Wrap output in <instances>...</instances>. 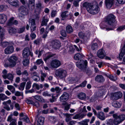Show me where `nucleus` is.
Returning <instances> with one entry per match:
<instances>
[{
  "label": "nucleus",
  "instance_id": "f257e3e1",
  "mask_svg": "<svg viewBox=\"0 0 125 125\" xmlns=\"http://www.w3.org/2000/svg\"><path fill=\"white\" fill-rule=\"evenodd\" d=\"M115 17L114 15L111 14H109L106 17L105 21L110 27H103L101 26V28L103 29L105 28L108 31L113 30L115 26Z\"/></svg>",
  "mask_w": 125,
  "mask_h": 125
},
{
  "label": "nucleus",
  "instance_id": "f03ea898",
  "mask_svg": "<svg viewBox=\"0 0 125 125\" xmlns=\"http://www.w3.org/2000/svg\"><path fill=\"white\" fill-rule=\"evenodd\" d=\"M55 75L57 77L61 79H63L66 76L67 72L65 70L59 68L56 71Z\"/></svg>",
  "mask_w": 125,
  "mask_h": 125
},
{
  "label": "nucleus",
  "instance_id": "7ed1b4c3",
  "mask_svg": "<svg viewBox=\"0 0 125 125\" xmlns=\"http://www.w3.org/2000/svg\"><path fill=\"white\" fill-rule=\"evenodd\" d=\"M113 117L115 118L114 120L110 119L107 121V124L108 125H117L121 122L118 118L117 115L115 114H114Z\"/></svg>",
  "mask_w": 125,
  "mask_h": 125
},
{
  "label": "nucleus",
  "instance_id": "20e7f679",
  "mask_svg": "<svg viewBox=\"0 0 125 125\" xmlns=\"http://www.w3.org/2000/svg\"><path fill=\"white\" fill-rule=\"evenodd\" d=\"M18 60L17 57L14 55H12L8 59L9 62V63L8 65H6V64L4 65L5 67H14L16 64V62Z\"/></svg>",
  "mask_w": 125,
  "mask_h": 125
},
{
  "label": "nucleus",
  "instance_id": "39448f33",
  "mask_svg": "<svg viewBox=\"0 0 125 125\" xmlns=\"http://www.w3.org/2000/svg\"><path fill=\"white\" fill-rule=\"evenodd\" d=\"M99 11V9L98 6L92 4L90 8H88L87 9V11L89 13L93 15L97 14Z\"/></svg>",
  "mask_w": 125,
  "mask_h": 125
},
{
  "label": "nucleus",
  "instance_id": "423d86ee",
  "mask_svg": "<svg viewBox=\"0 0 125 125\" xmlns=\"http://www.w3.org/2000/svg\"><path fill=\"white\" fill-rule=\"evenodd\" d=\"M22 54L23 58H28L30 55L31 57L33 55L32 52L30 51L29 48L28 47L25 48L23 50Z\"/></svg>",
  "mask_w": 125,
  "mask_h": 125
},
{
  "label": "nucleus",
  "instance_id": "0eeeda50",
  "mask_svg": "<svg viewBox=\"0 0 125 125\" xmlns=\"http://www.w3.org/2000/svg\"><path fill=\"white\" fill-rule=\"evenodd\" d=\"M87 63V62L86 60L84 61L81 60L79 62H76V64L77 67L82 70L86 67Z\"/></svg>",
  "mask_w": 125,
  "mask_h": 125
},
{
  "label": "nucleus",
  "instance_id": "6e6552de",
  "mask_svg": "<svg viewBox=\"0 0 125 125\" xmlns=\"http://www.w3.org/2000/svg\"><path fill=\"white\" fill-rule=\"evenodd\" d=\"M61 65V62L60 60L55 59L52 60L50 63L51 66L53 68H56Z\"/></svg>",
  "mask_w": 125,
  "mask_h": 125
},
{
  "label": "nucleus",
  "instance_id": "1a4fd4ad",
  "mask_svg": "<svg viewBox=\"0 0 125 125\" xmlns=\"http://www.w3.org/2000/svg\"><path fill=\"white\" fill-rule=\"evenodd\" d=\"M43 8V7L42 6V3L40 2H38L36 4L35 12L36 14H39Z\"/></svg>",
  "mask_w": 125,
  "mask_h": 125
},
{
  "label": "nucleus",
  "instance_id": "9d476101",
  "mask_svg": "<svg viewBox=\"0 0 125 125\" xmlns=\"http://www.w3.org/2000/svg\"><path fill=\"white\" fill-rule=\"evenodd\" d=\"M50 45L53 48L56 49H59L61 46L60 42L57 40L52 41Z\"/></svg>",
  "mask_w": 125,
  "mask_h": 125
},
{
  "label": "nucleus",
  "instance_id": "9b49d317",
  "mask_svg": "<svg viewBox=\"0 0 125 125\" xmlns=\"http://www.w3.org/2000/svg\"><path fill=\"white\" fill-rule=\"evenodd\" d=\"M69 94L66 92H64L60 98V100L61 102H63L67 101L69 98Z\"/></svg>",
  "mask_w": 125,
  "mask_h": 125
},
{
  "label": "nucleus",
  "instance_id": "f8f14e48",
  "mask_svg": "<svg viewBox=\"0 0 125 125\" xmlns=\"http://www.w3.org/2000/svg\"><path fill=\"white\" fill-rule=\"evenodd\" d=\"M14 48L12 46H8L4 50V53L6 54H11L13 52Z\"/></svg>",
  "mask_w": 125,
  "mask_h": 125
},
{
  "label": "nucleus",
  "instance_id": "ddd939ff",
  "mask_svg": "<svg viewBox=\"0 0 125 125\" xmlns=\"http://www.w3.org/2000/svg\"><path fill=\"white\" fill-rule=\"evenodd\" d=\"M105 51L103 49L99 50L97 53L98 56L101 59H103L105 55Z\"/></svg>",
  "mask_w": 125,
  "mask_h": 125
},
{
  "label": "nucleus",
  "instance_id": "4468645a",
  "mask_svg": "<svg viewBox=\"0 0 125 125\" xmlns=\"http://www.w3.org/2000/svg\"><path fill=\"white\" fill-rule=\"evenodd\" d=\"M105 4L106 7L108 9H110L113 5L114 0H105Z\"/></svg>",
  "mask_w": 125,
  "mask_h": 125
},
{
  "label": "nucleus",
  "instance_id": "2eb2a0df",
  "mask_svg": "<svg viewBox=\"0 0 125 125\" xmlns=\"http://www.w3.org/2000/svg\"><path fill=\"white\" fill-rule=\"evenodd\" d=\"M19 10L20 13L24 15H27L28 13L27 9L24 6H21L19 9Z\"/></svg>",
  "mask_w": 125,
  "mask_h": 125
},
{
  "label": "nucleus",
  "instance_id": "dca6fc26",
  "mask_svg": "<svg viewBox=\"0 0 125 125\" xmlns=\"http://www.w3.org/2000/svg\"><path fill=\"white\" fill-rule=\"evenodd\" d=\"M95 80L98 83H102L104 81L105 79L102 75H98L96 77Z\"/></svg>",
  "mask_w": 125,
  "mask_h": 125
},
{
  "label": "nucleus",
  "instance_id": "f3484780",
  "mask_svg": "<svg viewBox=\"0 0 125 125\" xmlns=\"http://www.w3.org/2000/svg\"><path fill=\"white\" fill-rule=\"evenodd\" d=\"M123 95L122 93L120 92L114 93L113 94V98L115 100L121 98Z\"/></svg>",
  "mask_w": 125,
  "mask_h": 125
},
{
  "label": "nucleus",
  "instance_id": "a211bd4d",
  "mask_svg": "<svg viewBox=\"0 0 125 125\" xmlns=\"http://www.w3.org/2000/svg\"><path fill=\"white\" fill-rule=\"evenodd\" d=\"M7 16L4 14H0V23L3 24L7 20Z\"/></svg>",
  "mask_w": 125,
  "mask_h": 125
},
{
  "label": "nucleus",
  "instance_id": "6ab92c4d",
  "mask_svg": "<svg viewBox=\"0 0 125 125\" xmlns=\"http://www.w3.org/2000/svg\"><path fill=\"white\" fill-rule=\"evenodd\" d=\"M9 3L11 5L15 7L18 6L19 1L17 0H7Z\"/></svg>",
  "mask_w": 125,
  "mask_h": 125
},
{
  "label": "nucleus",
  "instance_id": "aec40b11",
  "mask_svg": "<svg viewBox=\"0 0 125 125\" xmlns=\"http://www.w3.org/2000/svg\"><path fill=\"white\" fill-rule=\"evenodd\" d=\"M90 34V33L89 32H86L85 33L83 32H81L79 33L78 36L80 38L83 39L86 37H88Z\"/></svg>",
  "mask_w": 125,
  "mask_h": 125
},
{
  "label": "nucleus",
  "instance_id": "412c9836",
  "mask_svg": "<svg viewBox=\"0 0 125 125\" xmlns=\"http://www.w3.org/2000/svg\"><path fill=\"white\" fill-rule=\"evenodd\" d=\"M41 25L42 26H46L47 25V22L49 21V19L47 17V16H44L42 19Z\"/></svg>",
  "mask_w": 125,
  "mask_h": 125
},
{
  "label": "nucleus",
  "instance_id": "4be33fe9",
  "mask_svg": "<svg viewBox=\"0 0 125 125\" xmlns=\"http://www.w3.org/2000/svg\"><path fill=\"white\" fill-rule=\"evenodd\" d=\"M97 117L100 119L103 120L105 119L104 113L103 112H98L97 115Z\"/></svg>",
  "mask_w": 125,
  "mask_h": 125
},
{
  "label": "nucleus",
  "instance_id": "5701e85b",
  "mask_svg": "<svg viewBox=\"0 0 125 125\" xmlns=\"http://www.w3.org/2000/svg\"><path fill=\"white\" fill-rule=\"evenodd\" d=\"M97 41V43H93L91 45V48L93 50H96L97 49L98 46L97 43H98V42L99 43L100 42L97 39L95 40L94 41Z\"/></svg>",
  "mask_w": 125,
  "mask_h": 125
},
{
  "label": "nucleus",
  "instance_id": "b1692460",
  "mask_svg": "<svg viewBox=\"0 0 125 125\" xmlns=\"http://www.w3.org/2000/svg\"><path fill=\"white\" fill-rule=\"evenodd\" d=\"M44 117H39L37 120V125H43L44 123Z\"/></svg>",
  "mask_w": 125,
  "mask_h": 125
},
{
  "label": "nucleus",
  "instance_id": "393cba45",
  "mask_svg": "<svg viewBox=\"0 0 125 125\" xmlns=\"http://www.w3.org/2000/svg\"><path fill=\"white\" fill-rule=\"evenodd\" d=\"M125 54V44L123 47L121 52L119 55V58L120 59H122L123 56Z\"/></svg>",
  "mask_w": 125,
  "mask_h": 125
},
{
  "label": "nucleus",
  "instance_id": "a878e982",
  "mask_svg": "<svg viewBox=\"0 0 125 125\" xmlns=\"http://www.w3.org/2000/svg\"><path fill=\"white\" fill-rule=\"evenodd\" d=\"M68 80L70 83H75L78 80L77 78L70 77L68 78Z\"/></svg>",
  "mask_w": 125,
  "mask_h": 125
},
{
  "label": "nucleus",
  "instance_id": "bb28decb",
  "mask_svg": "<svg viewBox=\"0 0 125 125\" xmlns=\"http://www.w3.org/2000/svg\"><path fill=\"white\" fill-rule=\"evenodd\" d=\"M78 98L81 100H85L86 98V95L85 93H81L78 95Z\"/></svg>",
  "mask_w": 125,
  "mask_h": 125
},
{
  "label": "nucleus",
  "instance_id": "cd10ccee",
  "mask_svg": "<svg viewBox=\"0 0 125 125\" xmlns=\"http://www.w3.org/2000/svg\"><path fill=\"white\" fill-rule=\"evenodd\" d=\"M14 76L11 73H9L7 74L6 77L4 78V79H8L12 82L13 81Z\"/></svg>",
  "mask_w": 125,
  "mask_h": 125
},
{
  "label": "nucleus",
  "instance_id": "c85d7f7f",
  "mask_svg": "<svg viewBox=\"0 0 125 125\" xmlns=\"http://www.w3.org/2000/svg\"><path fill=\"white\" fill-rule=\"evenodd\" d=\"M41 74V79L42 82L44 80V78L46 77L47 75V73L44 72L42 71H40Z\"/></svg>",
  "mask_w": 125,
  "mask_h": 125
},
{
  "label": "nucleus",
  "instance_id": "c756f323",
  "mask_svg": "<svg viewBox=\"0 0 125 125\" xmlns=\"http://www.w3.org/2000/svg\"><path fill=\"white\" fill-rule=\"evenodd\" d=\"M7 88L12 93H15V87L13 86L10 85H8Z\"/></svg>",
  "mask_w": 125,
  "mask_h": 125
},
{
  "label": "nucleus",
  "instance_id": "7c9ffc66",
  "mask_svg": "<svg viewBox=\"0 0 125 125\" xmlns=\"http://www.w3.org/2000/svg\"><path fill=\"white\" fill-rule=\"evenodd\" d=\"M55 55V54L52 53H50L47 54L46 57L44 58V61L46 62L47 60L53 57Z\"/></svg>",
  "mask_w": 125,
  "mask_h": 125
},
{
  "label": "nucleus",
  "instance_id": "2f4dec72",
  "mask_svg": "<svg viewBox=\"0 0 125 125\" xmlns=\"http://www.w3.org/2000/svg\"><path fill=\"white\" fill-rule=\"evenodd\" d=\"M92 4L88 2H85L83 3V7L85 8L87 10V9L90 8Z\"/></svg>",
  "mask_w": 125,
  "mask_h": 125
},
{
  "label": "nucleus",
  "instance_id": "473e14b6",
  "mask_svg": "<svg viewBox=\"0 0 125 125\" xmlns=\"http://www.w3.org/2000/svg\"><path fill=\"white\" fill-rule=\"evenodd\" d=\"M14 18L12 17L10 18L7 23V25L8 26H11L13 25V22Z\"/></svg>",
  "mask_w": 125,
  "mask_h": 125
},
{
  "label": "nucleus",
  "instance_id": "72a5a7b5",
  "mask_svg": "<svg viewBox=\"0 0 125 125\" xmlns=\"http://www.w3.org/2000/svg\"><path fill=\"white\" fill-rule=\"evenodd\" d=\"M89 119H85L79 122V124L82 125H88V123L89 121Z\"/></svg>",
  "mask_w": 125,
  "mask_h": 125
},
{
  "label": "nucleus",
  "instance_id": "f704fd0d",
  "mask_svg": "<svg viewBox=\"0 0 125 125\" xmlns=\"http://www.w3.org/2000/svg\"><path fill=\"white\" fill-rule=\"evenodd\" d=\"M66 31L68 33H71L73 31L72 27L70 25L67 26L66 27Z\"/></svg>",
  "mask_w": 125,
  "mask_h": 125
},
{
  "label": "nucleus",
  "instance_id": "c9c22d12",
  "mask_svg": "<svg viewBox=\"0 0 125 125\" xmlns=\"http://www.w3.org/2000/svg\"><path fill=\"white\" fill-rule=\"evenodd\" d=\"M74 59L78 60L82 58V55L79 53H77L75 55L74 57Z\"/></svg>",
  "mask_w": 125,
  "mask_h": 125
},
{
  "label": "nucleus",
  "instance_id": "e433bc0d",
  "mask_svg": "<svg viewBox=\"0 0 125 125\" xmlns=\"http://www.w3.org/2000/svg\"><path fill=\"white\" fill-rule=\"evenodd\" d=\"M32 97H34L36 99L38 100L40 102H43L44 101V100L41 96L39 95H35L33 96Z\"/></svg>",
  "mask_w": 125,
  "mask_h": 125
},
{
  "label": "nucleus",
  "instance_id": "4c0bfd02",
  "mask_svg": "<svg viewBox=\"0 0 125 125\" xmlns=\"http://www.w3.org/2000/svg\"><path fill=\"white\" fill-rule=\"evenodd\" d=\"M9 32L10 34L15 33H17V29L14 28H11L9 30Z\"/></svg>",
  "mask_w": 125,
  "mask_h": 125
},
{
  "label": "nucleus",
  "instance_id": "58836bf2",
  "mask_svg": "<svg viewBox=\"0 0 125 125\" xmlns=\"http://www.w3.org/2000/svg\"><path fill=\"white\" fill-rule=\"evenodd\" d=\"M9 98V97H7L4 94L2 93L0 94V99L1 100L4 101Z\"/></svg>",
  "mask_w": 125,
  "mask_h": 125
},
{
  "label": "nucleus",
  "instance_id": "ea45409f",
  "mask_svg": "<svg viewBox=\"0 0 125 125\" xmlns=\"http://www.w3.org/2000/svg\"><path fill=\"white\" fill-rule=\"evenodd\" d=\"M71 115L68 114H64V115L66 117L65 121L67 122H68L71 120L70 116Z\"/></svg>",
  "mask_w": 125,
  "mask_h": 125
},
{
  "label": "nucleus",
  "instance_id": "a19ab883",
  "mask_svg": "<svg viewBox=\"0 0 125 125\" xmlns=\"http://www.w3.org/2000/svg\"><path fill=\"white\" fill-rule=\"evenodd\" d=\"M23 64L24 66H28L29 63V60L28 59H25L23 60Z\"/></svg>",
  "mask_w": 125,
  "mask_h": 125
},
{
  "label": "nucleus",
  "instance_id": "79ce46f5",
  "mask_svg": "<svg viewBox=\"0 0 125 125\" xmlns=\"http://www.w3.org/2000/svg\"><path fill=\"white\" fill-rule=\"evenodd\" d=\"M29 22L31 25V26H35V21L34 19H30L29 20Z\"/></svg>",
  "mask_w": 125,
  "mask_h": 125
},
{
  "label": "nucleus",
  "instance_id": "37998d69",
  "mask_svg": "<svg viewBox=\"0 0 125 125\" xmlns=\"http://www.w3.org/2000/svg\"><path fill=\"white\" fill-rule=\"evenodd\" d=\"M108 77L110 79L113 81H115L117 79V77L115 75L113 76L112 75H109Z\"/></svg>",
  "mask_w": 125,
  "mask_h": 125
},
{
  "label": "nucleus",
  "instance_id": "c03bdc74",
  "mask_svg": "<svg viewBox=\"0 0 125 125\" xmlns=\"http://www.w3.org/2000/svg\"><path fill=\"white\" fill-rule=\"evenodd\" d=\"M121 105V104L118 101L116 102L113 104V106L116 108H119L120 107Z\"/></svg>",
  "mask_w": 125,
  "mask_h": 125
},
{
  "label": "nucleus",
  "instance_id": "a18cd8bd",
  "mask_svg": "<svg viewBox=\"0 0 125 125\" xmlns=\"http://www.w3.org/2000/svg\"><path fill=\"white\" fill-rule=\"evenodd\" d=\"M118 118H119L121 122H122L125 119V115L124 114H122L119 115H118Z\"/></svg>",
  "mask_w": 125,
  "mask_h": 125
},
{
  "label": "nucleus",
  "instance_id": "49530a36",
  "mask_svg": "<svg viewBox=\"0 0 125 125\" xmlns=\"http://www.w3.org/2000/svg\"><path fill=\"white\" fill-rule=\"evenodd\" d=\"M25 82H23L21 83L20 84V86L19 87V89L21 91H22L24 89L25 85Z\"/></svg>",
  "mask_w": 125,
  "mask_h": 125
},
{
  "label": "nucleus",
  "instance_id": "de8ad7c7",
  "mask_svg": "<svg viewBox=\"0 0 125 125\" xmlns=\"http://www.w3.org/2000/svg\"><path fill=\"white\" fill-rule=\"evenodd\" d=\"M124 29H125V25L119 27L117 29V30L118 31H120Z\"/></svg>",
  "mask_w": 125,
  "mask_h": 125
},
{
  "label": "nucleus",
  "instance_id": "09e8293b",
  "mask_svg": "<svg viewBox=\"0 0 125 125\" xmlns=\"http://www.w3.org/2000/svg\"><path fill=\"white\" fill-rule=\"evenodd\" d=\"M20 119L21 120V119L23 120V121L25 122L26 123H29L30 122V120H29V118L27 117L26 115H25L24 116V117L23 118H20Z\"/></svg>",
  "mask_w": 125,
  "mask_h": 125
},
{
  "label": "nucleus",
  "instance_id": "8fccbe9b",
  "mask_svg": "<svg viewBox=\"0 0 125 125\" xmlns=\"http://www.w3.org/2000/svg\"><path fill=\"white\" fill-rule=\"evenodd\" d=\"M1 45L3 47H5L8 45L9 44V42H2L1 41Z\"/></svg>",
  "mask_w": 125,
  "mask_h": 125
},
{
  "label": "nucleus",
  "instance_id": "3c124183",
  "mask_svg": "<svg viewBox=\"0 0 125 125\" xmlns=\"http://www.w3.org/2000/svg\"><path fill=\"white\" fill-rule=\"evenodd\" d=\"M31 83L30 81H29L27 83L26 86V89H29L31 87Z\"/></svg>",
  "mask_w": 125,
  "mask_h": 125
},
{
  "label": "nucleus",
  "instance_id": "603ef678",
  "mask_svg": "<svg viewBox=\"0 0 125 125\" xmlns=\"http://www.w3.org/2000/svg\"><path fill=\"white\" fill-rule=\"evenodd\" d=\"M25 29V27H23L21 28H20L18 29H17V33H22L24 31Z\"/></svg>",
  "mask_w": 125,
  "mask_h": 125
},
{
  "label": "nucleus",
  "instance_id": "864d4df0",
  "mask_svg": "<svg viewBox=\"0 0 125 125\" xmlns=\"http://www.w3.org/2000/svg\"><path fill=\"white\" fill-rule=\"evenodd\" d=\"M50 120L53 123H54L56 121V118L54 116H50L49 118Z\"/></svg>",
  "mask_w": 125,
  "mask_h": 125
},
{
  "label": "nucleus",
  "instance_id": "5fc2aeb1",
  "mask_svg": "<svg viewBox=\"0 0 125 125\" xmlns=\"http://www.w3.org/2000/svg\"><path fill=\"white\" fill-rule=\"evenodd\" d=\"M36 63L38 65H40L43 64V62L42 59H40L37 60L36 61Z\"/></svg>",
  "mask_w": 125,
  "mask_h": 125
},
{
  "label": "nucleus",
  "instance_id": "6e6d98bb",
  "mask_svg": "<svg viewBox=\"0 0 125 125\" xmlns=\"http://www.w3.org/2000/svg\"><path fill=\"white\" fill-rule=\"evenodd\" d=\"M68 12V11H65L63 12H62L61 15V17L62 18H64L67 16V13Z\"/></svg>",
  "mask_w": 125,
  "mask_h": 125
},
{
  "label": "nucleus",
  "instance_id": "4d7b16f0",
  "mask_svg": "<svg viewBox=\"0 0 125 125\" xmlns=\"http://www.w3.org/2000/svg\"><path fill=\"white\" fill-rule=\"evenodd\" d=\"M42 94L44 96H51V94H49V93L47 91L43 92Z\"/></svg>",
  "mask_w": 125,
  "mask_h": 125
},
{
  "label": "nucleus",
  "instance_id": "13d9d810",
  "mask_svg": "<svg viewBox=\"0 0 125 125\" xmlns=\"http://www.w3.org/2000/svg\"><path fill=\"white\" fill-rule=\"evenodd\" d=\"M87 83V81H85L82 82L79 86H77V87H78L80 86L82 87H84L85 86Z\"/></svg>",
  "mask_w": 125,
  "mask_h": 125
},
{
  "label": "nucleus",
  "instance_id": "bf43d9fd",
  "mask_svg": "<svg viewBox=\"0 0 125 125\" xmlns=\"http://www.w3.org/2000/svg\"><path fill=\"white\" fill-rule=\"evenodd\" d=\"M13 120L16 119H13L12 118V115H11L8 116V117L7 120L8 121H10V122H11L12 121V120Z\"/></svg>",
  "mask_w": 125,
  "mask_h": 125
},
{
  "label": "nucleus",
  "instance_id": "052dcab7",
  "mask_svg": "<svg viewBox=\"0 0 125 125\" xmlns=\"http://www.w3.org/2000/svg\"><path fill=\"white\" fill-rule=\"evenodd\" d=\"M7 70L5 69H4L2 71V73L3 74V75H2V77L4 78L6 77V76L7 75Z\"/></svg>",
  "mask_w": 125,
  "mask_h": 125
},
{
  "label": "nucleus",
  "instance_id": "680f3d73",
  "mask_svg": "<svg viewBox=\"0 0 125 125\" xmlns=\"http://www.w3.org/2000/svg\"><path fill=\"white\" fill-rule=\"evenodd\" d=\"M29 75L28 73L27 70H25L22 72V76L25 75L26 76H27Z\"/></svg>",
  "mask_w": 125,
  "mask_h": 125
},
{
  "label": "nucleus",
  "instance_id": "e2e57ef3",
  "mask_svg": "<svg viewBox=\"0 0 125 125\" xmlns=\"http://www.w3.org/2000/svg\"><path fill=\"white\" fill-rule=\"evenodd\" d=\"M79 2L77 0H75L73 2V4L76 7H77L79 6Z\"/></svg>",
  "mask_w": 125,
  "mask_h": 125
},
{
  "label": "nucleus",
  "instance_id": "0e129e2a",
  "mask_svg": "<svg viewBox=\"0 0 125 125\" xmlns=\"http://www.w3.org/2000/svg\"><path fill=\"white\" fill-rule=\"evenodd\" d=\"M57 11L56 10H53L52 11L51 13V16L52 17H53L55 16L57 13Z\"/></svg>",
  "mask_w": 125,
  "mask_h": 125
},
{
  "label": "nucleus",
  "instance_id": "69168bd1",
  "mask_svg": "<svg viewBox=\"0 0 125 125\" xmlns=\"http://www.w3.org/2000/svg\"><path fill=\"white\" fill-rule=\"evenodd\" d=\"M60 33L61 35L64 37H65L66 36V34L65 31L62 30L61 31Z\"/></svg>",
  "mask_w": 125,
  "mask_h": 125
},
{
  "label": "nucleus",
  "instance_id": "338daca9",
  "mask_svg": "<svg viewBox=\"0 0 125 125\" xmlns=\"http://www.w3.org/2000/svg\"><path fill=\"white\" fill-rule=\"evenodd\" d=\"M32 87L33 88L35 87L37 90H39L40 88L39 85L36 83H34L32 85Z\"/></svg>",
  "mask_w": 125,
  "mask_h": 125
},
{
  "label": "nucleus",
  "instance_id": "774afa93",
  "mask_svg": "<svg viewBox=\"0 0 125 125\" xmlns=\"http://www.w3.org/2000/svg\"><path fill=\"white\" fill-rule=\"evenodd\" d=\"M16 120H13L9 125H16Z\"/></svg>",
  "mask_w": 125,
  "mask_h": 125
}]
</instances>
